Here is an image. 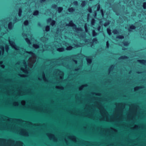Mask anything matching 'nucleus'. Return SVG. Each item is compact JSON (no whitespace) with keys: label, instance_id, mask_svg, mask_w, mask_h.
Listing matches in <instances>:
<instances>
[{"label":"nucleus","instance_id":"obj_1","mask_svg":"<svg viewBox=\"0 0 146 146\" xmlns=\"http://www.w3.org/2000/svg\"><path fill=\"white\" fill-rule=\"evenodd\" d=\"M9 41L11 46L17 50L19 54H23L25 56H29L27 62L28 65L30 68H31L33 64L36 61V57L35 54L32 52L25 51V50L23 48H19L15 45L14 42L10 41L9 39Z\"/></svg>","mask_w":146,"mask_h":146},{"label":"nucleus","instance_id":"obj_2","mask_svg":"<svg viewBox=\"0 0 146 146\" xmlns=\"http://www.w3.org/2000/svg\"><path fill=\"white\" fill-rule=\"evenodd\" d=\"M96 106L100 110V112L104 119L108 120V113L102 105L100 104H97Z\"/></svg>","mask_w":146,"mask_h":146},{"label":"nucleus","instance_id":"obj_3","mask_svg":"<svg viewBox=\"0 0 146 146\" xmlns=\"http://www.w3.org/2000/svg\"><path fill=\"white\" fill-rule=\"evenodd\" d=\"M54 74L57 76V78L61 81L63 79L64 74L63 73L58 70H56L54 73Z\"/></svg>","mask_w":146,"mask_h":146},{"label":"nucleus","instance_id":"obj_4","mask_svg":"<svg viewBox=\"0 0 146 146\" xmlns=\"http://www.w3.org/2000/svg\"><path fill=\"white\" fill-rule=\"evenodd\" d=\"M23 64L24 65V68L21 67V70L25 73L27 74L29 73V70L27 68V65L25 61L23 62Z\"/></svg>","mask_w":146,"mask_h":146},{"label":"nucleus","instance_id":"obj_5","mask_svg":"<svg viewBox=\"0 0 146 146\" xmlns=\"http://www.w3.org/2000/svg\"><path fill=\"white\" fill-rule=\"evenodd\" d=\"M20 133L21 135L24 136H28L29 135V133L27 129H21L20 131Z\"/></svg>","mask_w":146,"mask_h":146},{"label":"nucleus","instance_id":"obj_6","mask_svg":"<svg viewBox=\"0 0 146 146\" xmlns=\"http://www.w3.org/2000/svg\"><path fill=\"white\" fill-rule=\"evenodd\" d=\"M66 26H69L72 27L74 29H75L76 31L77 30V29L76 26L74 24L72 21H70L69 23L68 24H66Z\"/></svg>","mask_w":146,"mask_h":146},{"label":"nucleus","instance_id":"obj_7","mask_svg":"<svg viewBox=\"0 0 146 146\" xmlns=\"http://www.w3.org/2000/svg\"><path fill=\"white\" fill-rule=\"evenodd\" d=\"M47 135L50 139H52L54 141L56 140V139L54 135L50 133H48L47 134Z\"/></svg>","mask_w":146,"mask_h":146},{"label":"nucleus","instance_id":"obj_8","mask_svg":"<svg viewBox=\"0 0 146 146\" xmlns=\"http://www.w3.org/2000/svg\"><path fill=\"white\" fill-rule=\"evenodd\" d=\"M42 79L45 82L47 81V80L45 78V75L43 73H42L41 77H40L39 76L38 78V79L39 80H42Z\"/></svg>","mask_w":146,"mask_h":146},{"label":"nucleus","instance_id":"obj_9","mask_svg":"<svg viewBox=\"0 0 146 146\" xmlns=\"http://www.w3.org/2000/svg\"><path fill=\"white\" fill-rule=\"evenodd\" d=\"M65 44L66 46H67L66 48V50H70L73 48V47L71 46H69V44L67 43H65Z\"/></svg>","mask_w":146,"mask_h":146},{"label":"nucleus","instance_id":"obj_10","mask_svg":"<svg viewBox=\"0 0 146 146\" xmlns=\"http://www.w3.org/2000/svg\"><path fill=\"white\" fill-rule=\"evenodd\" d=\"M14 26V24H13L11 22L9 23L8 25V27L9 29L11 30L12 29Z\"/></svg>","mask_w":146,"mask_h":146},{"label":"nucleus","instance_id":"obj_11","mask_svg":"<svg viewBox=\"0 0 146 146\" xmlns=\"http://www.w3.org/2000/svg\"><path fill=\"white\" fill-rule=\"evenodd\" d=\"M0 49H1V50H0V55L1 54H3L4 50V47L3 46H0Z\"/></svg>","mask_w":146,"mask_h":146},{"label":"nucleus","instance_id":"obj_12","mask_svg":"<svg viewBox=\"0 0 146 146\" xmlns=\"http://www.w3.org/2000/svg\"><path fill=\"white\" fill-rule=\"evenodd\" d=\"M137 61L144 65L146 64V61L144 60H138Z\"/></svg>","mask_w":146,"mask_h":146},{"label":"nucleus","instance_id":"obj_13","mask_svg":"<svg viewBox=\"0 0 146 146\" xmlns=\"http://www.w3.org/2000/svg\"><path fill=\"white\" fill-rule=\"evenodd\" d=\"M69 138L72 140V141H76V137L74 136H71L69 137Z\"/></svg>","mask_w":146,"mask_h":146},{"label":"nucleus","instance_id":"obj_14","mask_svg":"<svg viewBox=\"0 0 146 146\" xmlns=\"http://www.w3.org/2000/svg\"><path fill=\"white\" fill-rule=\"evenodd\" d=\"M135 29V26L133 25H132L130 27V29H129L128 31H131V30L134 29Z\"/></svg>","mask_w":146,"mask_h":146},{"label":"nucleus","instance_id":"obj_15","mask_svg":"<svg viewBox=\"0 0 146 146\" xmlns=\"http://www.w3.org/2000/svg\"><path fill=\"white\" fill-rule=\"evenodd\" d=\"M57 50L58 51L61 52L64 51V48L62 47L57 48Z\"/></svg>","mask_w":146,"mask_h":146},{"label":"nucleus","instance_id":"obj_16","mask_svg":"<svg viewBox=\"0 0 146 146\" xmlns=\"http://www.w3.org/2000/svg\"><path fill=\"white\" fill-rule=\"evenodd\" d=\"M68 11L70 13H72L74 11L75 9H74L72 7L69 8L68 9Z\"/></svg>","mask_w":146,"mask_h":146},{"label":"nucleus","instance_id":"obj_17","mask_svg":"<svg viewBox=\"0 0 146 146\" xmlns=\"http://www.w3.org/2000/svg\"><path fill=\"white\" fill-rule=\"evenodd\" d=\"M86 60L88 64H90L92 62V60L91 59L89 58H86Z\"/></svg>","mask_w":146,"mask_h":146},{"label":"nucleus","instance_id":"obj_18","mask_svg":"<svg viewBox=\"0 0 146 146\" xmlns=\"http://www.w3.org/2000/svg\"><path fill=\"white\" fill-rule=\"evenodd\" d=\"M92 35L93 36H96L97 35V33H96V32H95V31L94 30H92Z\"/></svg>","mask_w":146,"mask_h":146},{"label":"nucleus","instance_id":"obj_19","mask_svg":"<svg viewBox=\"0 0 146 146\" xmlns=\"http://www.w3.org/2000/svg\"><path fill=\"white\" fill-rule=\"evenodd\" d=\"M39 46L36 44H34L33 45V47L36 48V49H37L39 48Z\"/></svg>","mask_w":146,"mask_h":146},{"label":"nucleus","instance_id":"obj_20","mask_svg":"<svg viewBox=\"0 0 146 146\" xmlns=\"http://www.w3.org/2000/svg\"><path fill=\"white\" fill-rule=\"evenodd\" d=\"M86 4V2L85 1H82L81 4V5L82 7H83Z\"/></svg>","mask_w":146,"mask_h":146},{"label":"nucleus","instance_id":"obj_21","mask_svg":"<svg viewBox=\"0 0 146 146\" xmlns=\"http://www.w3.org/2000/svg\"><path fill=\"white\" fill-rule=\"evenodd\" d=\"M22 12V10L20 8L19 10L18 15L19 17H21V13Z\"/></svg>","mask_w":146,"mask_h":146},{"label":"nucleus","instance_id":"obj_22","mask_svg":"<svg viewBox=\"0 0 146 146\" xmlns=\"http://www.w3.org/2000/svg\"><path fill=\"white\" fill-rule=\"evenodd\" d=\"M17 144L18 146H23V143L22 142L20 141H19L17 143Z\"/></svg>","mask_w":146,"mask_h":146},{"label":"nucleus","instance_id":"obj_23","mask_svg":"<svg viewBox=\"0 0 146 146\" xmlns=\"http://www.w3.org/2000/svg\"><path fill=\"white\" fill-rule=\"evenodd\" d=\"M87 86V85L86 84V85H82L81 86H80L79 88V90H82L83 88L84 87V86Z\"/></svg>","mask_w":146,"mask_h":146},{"label":"nucleus","instance_id":"obj_24","mask_svg":"<svg viewBox=\"0 0 146 146\" xmlns=\"http://www.w3.org/2000/svg\"><path fill=\"white\" fill-rule=\"evenodd\" d=\"M25 40L28 44H31V43L30 40L28 38H26L25 39Z\"/></svg>","mask_w":146,"mask_h":146},{"label":"nucleus","instance_id":"obj_25","mask_svg":"<svg viewBox=\"0 0 146 146\" xmlns=\"http://www.w3.org/2000/svg\"><path fill=\"white\" fill-rule=\"evenodd\" d=\"M95 19H92L91 21V24L92 25H94L95 23Z\"/></svg>","mask_w":146,"mask_h":146},{"label":"nucleus","instance_id":"obj_26","mask_svg":"<svg viewBox=\"0 0 146 146\" xmlns=\"http://www.w3.org/2000/svg\"><path fill=\"white\" fill-rule=\"evenodd\" d=\"M107 32L108 33L109 35H111V30L110 29L108 28L107 29Z\"/></svg>","mask_w":146,"mask_h":146},{"label":"nucleus","instance_id":"obj_27","mask_svg":"<svg viewBox=\"0 0 146 146\" xmlns=\"http://www.w3.org/2000/svg\"><path fill=\"white\" fill-rule=\"evenodd\" d=\"M56 88L60 89V90H63L64 89L63 87L61 86H56Z\"/></svg>","mask_w":146,"mask_h":146},{"label":"nucleus","instance_id":"obj_28","mask_svg":"<svg viewBox=\"0 0 146 146\" xmlns=\"http://www.w3.org/2000/svg\"><path fill=\"white\" fill-rule=\"evenodd\" d=\"M4 118H5L3 119V120H8L9 121H11L12 120V119H9L8 117H5Z\"/></svg>","mask_w":146,"mask_h":146},{"label":"nucleus","instance_id":"obj_29","mask_svg":"<svg viewBox=\"0 0 146 146\" xmlns=\"http://www.w3.org/2000/svg\"><path fill=\"white\" fill-rule=\"evenodd\" d=\"M113 33L114 34H117L118 33V32L117 30L115 29L113 31Z\"/></svg>","mask_w":146,"mask_h":146},{"label":"nucleus","instance_id":"obj_30","mask_svg":"<svg viewBox=\"0 0 146 146\" xmlns=\"http://www.w3.org/2000/svg\"><path fill=\"white\" fill-rule=\"evenodd\" d=\"M63 8L62 7H59L58 8V11L59 13H60L62 10Z\"/></svg>","mask_w":146,"mask_h":146},{"label":"nucleus","instance_id":"obj_31","mask_svg":"<svg viewBox=\"0 0 146 146\" xmlns=\"http://www.w3.org/2000/svg\"><path fill=\"white\" fill-rule=\"evenodd\" d=\"M49 30H50L49 26H46V28H45V31H49Z\"/></svg>","mask_w":146,"mask_h":146},{"label":"nucleus","instance_id":"obj_32","mask_svg":"<svg viewBox=\"0 0 146 146\" xmlns=\"http://www.w3.org/2000/svg\"><path fill=\"white\" fill-rule=\"evenodd\" d=\"M114 66L113 65L111 66L110 67V68L109 69V73H110L111 72Z\"/></svg>","mask_w":146,"mask_h":146},{"label":"nucleus","instance_id":"obj_33","mask_svg":"<svg viewBox=\"0 0 146 146\" xmlns=\"http://www.w3.org/2000/svg\"><path fill=\"white\" fill-rule=\"evenodd\" d=\"M5 49L6 52H8L9 49V46L7 45H6L5 46Z\"/></svg>","mask_w":146,"mask_h":146},{"label":"nucleus","instance_id":"obj_34","mask_svg":"<svg viewBox=\"0 0 146 146\" xmlns=\"http://www.w3.org/2000/svg\"><path fill=\"white\" fill-rule=\"evenodd\" d=\"M38 11H36L34 12L33 15H36L38 14Z\"/></svg>","mask_w":146,"mask_h":146},{"label":"nucleus","instance_id":"obj_35","mask_svg":"<svg viewBox=\"0 0 146 146\" xmlns=\"http://www.w3.org/2000/svg\"><path fill=\"white\" fill-rule=\"evenodd\" d=\"M55 21H52L51 22V25L52 26H54L55 24Z\"/></svg>","mask_w":146,"mask_h":146},{"label":"nucleus","instance_id":"obj_36","mask_svg":"<svg viewBox=\"0 0 146 146\" xmlns=\"http://www.w3.org/2000/svg\"><path fill=\"white\" fill-rule=\"evenodd\" d=\"M127 58V57L125 56H121V57H120L119 58V59H126Z\"/></svg>","mask_w":146,"mask_h":146},{"label":"nucleus","instance_id":"obj_37","mask_svg":"<svg viewBox=\"0 0 146 146\" xmlns=\"http://www.w3.org/2000/svg\"><path fill=\"white\" fill-rule=\"evenodd\" d=\"M117 38L120 39H122L124 38V36L122 35H119L117 36Z\"/></svg>","mask_w":146,"mask_h":146},{"label":"nucleus","instance_id":"obj_38","mask_svg":"<svg viewBox=\"0 0 146 146\" xmlns=\"http://www.w3.org/2000/svg\"><path fill=\"white\" fill-rule=\"evenodd\" d=\"M29 22L28 21L26 20L24 23V25H27L28 24Z\"/></svg>","mask_w":146,"mask_h":146},{"label":"nucleus","instance_id":"obj_39","mask_svg":"<svg viewBox=\"0 0 146 146\" xmlns=\"http://www.w3.org/2000/svg\"><path fill=\"white\" fill-rule=\"evenodd\" d=\"M124 45L125 46H127L129 44V43L127 42H123Z\"/></svg>","mask_w":146,"mask_h":146},{"label":"nucleus","instance_id":"obj_40","mask_svg":"<svg viewBox=\"0 0 146 146\" xmlns=\"http://www.w3.org/2000/svg\"><path fill=\"white\" fill-rule=\"evenodd\" d=\"M143 7L144 9H146V2H144L143 3Z\"/></svg>","mask_w":146,"mask_h":146},{"label":"nucleus","instance_id":"obj_41","mask_svg":"<svg viewBox=\"0 0 146 146\" xmlns=\"http://www.w3.org/2000/svg\"><path fill=\"white\" fill-rule=\"evenodd\" d=\"M110 23V22L108 21V22L105 23L104 24V26L105 27L108 25Z\"/></svg>","mask_w":146,"mask_h":146},{"label":"nucleus","instance_id":"obj_42","mask_svg":"<svg viewBox=\"0 0 146 146\" xmlns=\"http://www.w3.org/2000/svg\"><path fill=\"white\" fill-rule=\"evenodd\" d=\"M97 6V11H99L100 10V5L99 4H98Z\"/></svg>","mask_w":146,"mask_h":146},{"label":"nucleus","instance_id":"obj_43","mask_svg":"<svg viewBox=\"0 0 146 146\" xmlns=\"http://www.w3.org/2000/svg\"><path fill=\"white\" fill-rule=\"evenodd\" d=\"M93 42L96 43L97 42V40L96 38H94L93 40Z\"/></svg>","mask_w":146,"mask_h":146},{"label":"nucleus","instance_id":"obj_44","mask_svg":"<svg viewBox=\"0 0 146 146\" xmlns=\"http://www.w3.org/2000/svg\"><path fill=\"white\" fill-rule=\"evenodd\" d=\"M18 105H19V104L18 102H14V103H13V105L14 106H18Z\"/></svg>","mask_w":146,"mask_h":146},{"label":"nucleus","instance_id":"obj_45","mask_svg":"<svg viewBox=\"0 0 146 146\" xmlns=\"http://www.w3.org/2000/svg\"><path fill=\"white\" fill-rule=\"evenodd\" d=\"M3 63V62L1 61H0V65H1V66L3 68H4L5 66L4 65H1V64H2Z\"/></svg>","mask_w":146,"mask_h":146},{"label":"nucleus","instance_id":"obj_46","mask_svg":"<svg viewBox=\"0 0 146 146\" xmlns=\"http://www.w3.org/2000/svg\"><path fill=\"white\" fill-rule=\"evenodd\" d=\"M140 88V87H135L134 88V90L136 91L137 90H138Z\"/></svg>","mask_w":146,"mask_h":146},{"label":"nucleus","instance_id":"obj_47","mask_svg":"<svg viewBox=\"0 0 146 146\" xmlns=\"http://www.w3.org/2000/svg\"><path fill=\"white\" fill-rule=\"evenodd\" d=\"M88 11L90 13H91L92 12V9L91 8V7H89L88 8Z\"/></svg>","mask_w":146,"mask_h":146},{"label":"nucleus","instance_id":"obj_48","mask_svg":"<svg viewBox=\"0 0 146 146\" xmlns=\"http://www.w3.org/2000/svg\"><path fill=\"white\" fill-rule=\"evenodd\" d=\"M21 104L22 105H24L25 104V102L24 101H22L21 102Z\"/></svg>","mask_w":146,"mask_h":146},{"label":"nucleus","instance_id":"obj_49","mask_svg":"<svg viewBox=\"0 0 146 146\" xmlns=\"http://www.w3.org/2000/svg\"><path fill=\"white\" fill-rule=\"evenodd\" d=\"M73 4L76 5H78V3L77 1H75L73 2Z\"/></svg>","mask_w":146,"mask_h":146},{"label":"nucleus","instance_id":"obj_50","mask_svg":"<svg viewBox=\"0 0 146 146\" xmlns=\"http://www.w3.org/2000/svg\"><path fill=\"white\" fill-rule=\"evenodd\" d=\"M109 44L108 42V41H107L106 42V47L107 48H108L109 47Z\"/></svg>","mask_w":146,"mask_h":146},{"label":"nucleus","instance_id":"obj_51","mask_svg":"<svg viewBox=\"0 0 146 146\" xmlns=\"http://www.w3.org/2000/svg\"><path fill=\"white\" fill-rule=\"evenodd\" d=\"M19 76L21 77H26L27 76L25 74H19Z\"/></svg>","mask_w":146,"mask_h":146},{"label":"nucleus","instance_id":"obj_52","mask_svg":"<svg viewBox=\"0 0 146 146\" xmlns=\"http://www.w3.org/2000/svg\"><path fill=\"white\" fill-rule=\"evenodd\" d=\"M100 11H101V13L102 14V17H103L104 14V13H103V10L102 9H101Z\"/></svg>","mask_w":146,"mask_h":146},{"label":"nucleus","instance_id":"obj_53","mask_svg":"<svg viewBox=\"0 0 146 146\" xmlns=\"http://www.w3.org/2000/svg\"><path fill=\"white\" fill-rule=\"evenodd\" d=\"M51 20L52 19H51V18L48 19L47 20V22L48 23L50 22L51 21Z\"/></svg>","mask_w":146,"mask_h":146},{"label":"nucleus","instance_id":"obj_54","mask_svg":"<svg viewBox=\"0 0 146 146\" xmlns=\"http://www.w3.org/2000/svg\"><path fill=\"white\" fill-rule=\"evenodd\" d=\"M84 27H85L86 31L87 32V27L86 25H85Z\"/></svg>","mask_w":146,"mask_h":146},{"label":"nucleus","instance_id":"obj_55","mask_svg":"<svg viewBox=\"0 0 146 146\" xmlns=\"http://www.w3.org/2000/svg\"><path fill=\"white\" fill-rule=\"evenodd\" d=\"M11 130L12 131H13V132H15V131H14V129H13V127H11Z\"/></svg>","mask_w":146,"mask_h":146},{"label":"nucleus","instance_id":"obj_56","mask_svg":"<svg viewBox=\"0 0 146 146\" xmlns=\"http://www.w3.org/2000/svg\"><path fill=\"white\" fill-rule=\"evenodd\" d=\"M56 7V5H52V7L54 8H55Z\"/></svg>","mask_w":146,"mask_h":146},{"label":"nucleus","instance_id":"obj_57","mask_svg":"<svg viewBox=\"0 0 146 146\" xmlns=\"http://www.w3.org/2000/svg\"><path fill=\"white\" fill-rule=\"evenodd\" d=\"M101 28V27L100 26H99L98 28H97V30L98 31H100V30Z\"/></svg>","mask_w":146,"mask_h":146},{"label":"nucleus","instance_id":"obj_58","mask_svg":"<svg viewBox=\"0 0 146 146\" xmlns=\"http://www.w3.org/2000/svg\"><path fill=\"white\" fill-rule=\"evenodd\" d=\"M46 0H40V2L42 3L43 2L45 1Z\"/></svg>","mask_w":146,"mask_h":146},{"label":"nucleus","instance_id":"obj_59","mask_svg":"<svg viewBox=\"0 0 146 146\" xmlns=\"http://www.w3.org/2000/svg\"><path fill=\"white\" fill-rule=\"evenodd\" d=\"M74 61L75 62V64H76L77 63V61H76V60H74Z\"/></svg>","mask_w":146,"mask_h":146},{"label":"nucleus","instance_id":"obj_60","mask_svg":"<svg viewBox=\"0 0 146 146\" xmlns=\"http://www.w3.org/2000/svg\"><path fill=\"white\" fill-rule=\"evenodd\" d=\"M96 15H97L96 13V12H95V17L96 16Z\"/></svg>","mask_w":146,"mask_h":146},{"label":"nucleus","instance_id":"obj_61","mask_svg":"<svg viewBox=\"0 0 146 146\" xmlns=\"http://www.w3.org/2000/svg\"><path fill=\"white\" fill-rule=\"evenodd\" d=\"M38 25L39 26H40V23H38Z\"/></svg>","mask_w":146,"mask_h":146},{"label":"nucleus","instance_id":"obj_62","mask_svg":"<svg viewBox=\"0 0 146 146\" xmlns=\"http://www.w3.org/2000/svg\"><path fill=\"white\" fill-rule=\"evenodd\" d=\"M137 127V125H135V128H136Z\"/></svg>","mask_w":146,"mask_h":146},{"label":"nucleus","instance_id":"obj_63","mask_svg":"<svg viewBox=\"0 0 146 146\" xmlns=\"http://www.w3.org/2000/svg\"><path fill=\"white\" fill-rule=\"evenodd\" d=\"M19 21V20H17V21H16V20H15V22H17V21Z\"/></svg>","mask_w":146,"mask_h":146},{"label":"nucleus","instance_id":"obj_64","mask_svg":"<svg viewBox=\"0 0 146 146\" xmlns=\"http://www.w3.org/2000/svg\"><path fill=\"white\" fill-rule=\"evenodd\" d=\"M44 49V50H47V49H48V48H45V49Z\"/></svg>","mask_w":146,"mask_h":146}]
</instances>
